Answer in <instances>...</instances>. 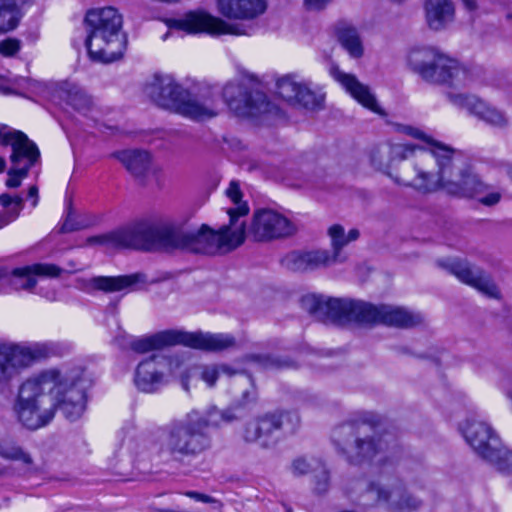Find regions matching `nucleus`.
<instances>
[{"instance_id": "7", "label": "nucleus", "mask_w": 512, "mask_h": 512, "mask_svg": "<svg viewBox=\"0 0 512 512\" xmlns=\"http://www.w3.org/2000/svg\"><path fill=\"white\" fill-rule=\"evenodd\" d=\"M122 16L113 7L91 9L86 13V48L94 61L110 63L119 59L125 50L121 34Z\"/></svg>"}, {"instance_id": "37", "label": "nucleus", "mask_w": 512, "mask_h": 512, "mask_svg": "<svg viewBox=\"0 0 512 512\" xmlns=\"http://www.w3.org/2000/svg\"><path fill=\"white\" fill-rule=\"evenodd\" d=\"M8 82L19 88L25 89L38 96H49L50 91L54 88V84L45 83L29 77H13L8 79ZM57 88V85H55Z\"/></svg>"}, {"instance_id": "45", "label": "nucleus", "mask_w": 512, "mask_h": 512, "mask_svg": "<svg viewBox=\"0 0 512 512\" xmlns=\"http://www.w3.org/2000/svg\"><path fill=\"white\" fill-rule=\"evenodd\" d=\"M309 468L310 463L304 458L296 459L292 464L293 472L299 475L307 473L309 471Z\"/></svg>"}, {"instance_id": "22", "label": "nucleus", "mask_w": 512, "mask_h": 512, "mask_svg": "<svg viewBox=\"0 0 512 512\" xmlns=\"http://www.w3.org/2000/svg\"><path fill=\"white\" fill-rule=\"evenodd\" d=\"M283 413L266 414L249 420L242 431L246 442H257L268 447L275 442L274 433L282 427Z\"/></svg>"}, {"instance_id": "49", "label": "nucleus", "mask_w": 512, "mask_h": 512, "mask_svg": "<svg viewBox=\"0 0 512 512\" xmlns=\"http://www.w3.org/2000/svg\"><path fill=\"white\" fill-rule=\"evenodd\" d=\"M465 2L469 9H475L476 4H475L474 0H465Z\"/></svg>"}, {"instance_id": "17", "label": "nucleus", "mask_w": 512, "mask_h": 512, "mask_svg": "<svg viewBox=\"0 0 512 512\" xmlns=\"http://www.w3.org/2000/svg\"><path fill=\"white\" fill-rule=\"evenodd\" d=\"M296 225L285 215L273 209L254 212L248 226V234L255 241H270L295 233Z\"/></svg>"}, {"instance_id": "21", "label": "nucleus", "mask_w": 512, "mask_h": 512, "mask_svg": "<svg viewBox=\"0 0 512 512\" xmlns=\"http://www.w3.org/2000/svg\"><path fill=\"white\" fill-rule=\"evenodd\" d=\"M446 95L454 106L467 109L469 113L482 119L487 125L505 126L508 124L504 112L485 103L476 95L455 92H448Z\"/></svg>"}, {"instance_id": "35", "label": "nucleus", "mask_w": 512, "mask_h": 512, "mask_svg": "<svg viewBox=\"0 0 512 512\" xmlns=\"http://www.w3.org/2000/svg\"><path fill=\"white\" fill-rule=\"evenodd\" d=\"M20 18L18 0H0V33L16 28Z\"/></svg>"}, {"instance_id": "33", "label": "nucleus", "mask_w": 512, "mask_h": 512, "mask_svg": "<svg viewBox=\"0 0 512 512\" xmlns=\"http://www.w3.org/2000/svg\"><path fill=\"white\" fill-rule=\"evenodd\" d=\"M336 36L343 48L351 57L359 58L363 55V46L357 30L347 24H339Z\"/></svg>"}, {"instance_id": "11", "label": "nucleus", "mask_w": 512, "mask_h": 512, "mask_svg": "<svg viewBox=\"0 0 512 512\" xmlns=\"http://www.w3.org/2000/svg\"><path fill=\"white\" fill-rule=\"evenodd\" d=\"M466 442L482 458L494 464L499 470H512V452L503 447L491 425L474 415L465 419L459 427Z\"/></svg>"}, {"instance_id": "48", "label": "nucleus", "mask_w": 512, "mask_h": 512, "mask_svg": "<svg viewBox=\"0 0 512 512\" xmlns=\"http://www.w3.org/2000/svg\"><path fill=\"white\" fill-rule=\"evenodd\" d=\"M190 496L194 497L196 500L201 501V502H209L210 501V497L203 495V494L191 493Z\"/></svg>"}, {"instance_id": "14", "label": "nucleus", "mask_w": 512, "mask_h": 512, "mask_svg": "<svg viewBox=\"0 0 512 512\" xmlns=\"http://www.w3.org/2000/svg\"><path fill=\"white\" fill-rule=\"evenodd\" d=\"M275 93L289 105L308 111H318L325 106L326 93L323 88L294 74L279 77L275 82Z\"/></svg>"}, {"instance_id": "9", "label": "nucleus", "mask_w": 512, "mask_h": 512, "mask_svg": "<svg viewBox=\"0 0 512 512\" xmlns=\"http://www.w3.org/2000/svg\"><path fill=\"white\" fill-rule=\"evenodd\" d=\"M347 491L363 500L364 504H380L390 512H411L420 501L407 494L401 480L381 475L378 479L352 481Z\"/></svg>"}, {"instance_id": "50", "label": "nucleus", "mask_w": 512, "mask_h": 512, "mask_svg": "<svg viewBox=\"0 0 512 512\" xmlns=\"http://www.w3.org/2000/svg\"><path fill=\"white\" fill-rule=\"evenodd\" d=\"M6 162L3 158L0 157V173L5 170Z\"/></svg>"}, {"instance_id": "18", "label": "nucleus", "mask_w": 512, "mask_h": 512, "mask_svg": "<svg viewBox=\"0 0 512 512\" xmlns=\"http://www.w3.org/2000/svg\"><path fill=\"white\" fill-rule=\"evenodd\" d=\"M61 269L53 264H33L16 268L11 272L0 271V292L31 290L41 277H57Z\"/></svg>"}, {"instance_id": "26", "label": "nucleus", "mask_w": 512, "mask_h": 512, "mask_svg": "<svg viewBox=\"0 0 512 512\" xmlns=\"http://www.w3.org/2000/svg\"><path fill=\"white\" fill-rule=\"evenodd\" d=\"M367 310L366 322H382L397 327H412L421 322L422 317L406 308L393 306H374Z\"/></svg>"}, {"instance_id": "38", "label": "nucleus", "mask_w": 512, "mask_h": 512, "mask_svg": "<svg viewBox=\"0 0 512 512\" xmlns=\"http://www.w3.org/2000/svg\"><path fill=\"white\" fill-rule=\"evenodd\" d=\"M196 373L200 375V378L210 387H212L216 380L221 376H232L236 373L235 370L227 365H205L197 368Z\"/></svg>"}, {"instance_id": "5", "label": "nucleus", "mask_w": 512, "mask_h": 512, "mask_svg": "<svg viewBox=\"0 0 512 512\" xmlns=\"http://www.w3.org/2000/svg\"><path fill=\"white\" fill-rule=\"evenodd\" d=\"M231 420L230 416L217 409L209 411L207 417L197 411L188 413L163 428L159 437V457L164 462H171L199 455L210 447V438L204 429Z\"/></svg>"}, {"instance_id": "6", "label": "nucleus", "mask_w": 512, "mask_h": 512, "mask_svg": "<svg viewBox=\"0 0 512 512\" xmlns=\"http://www.w3.org/2000/svg\"><path fill=\"white\" fill-rule=\"evenodd\" d=\"M143 91L155 105L196 122H207L220 114L211 103L191 98L189 90L170 74H154Z\"/></svg>"}, {"instance_id": "34", "label": "nucleus", "mask_w": 512, "mask_h": 512, "mask_svg": "<svg viewBox=\"0 0 512 512\" xmlns=\"http://www.w3.org/2000/svg\"><path fill=\"white\" fill-rule=\"evenodd\" d=\"M0 229L14 222L23 209V198L3 194L0 196Z\"/></svg>"}, {"instance_id": "19", "label": "nucleus", "mask_w": 512, "mask_h": 512, "mask_svg": "<svg viewBox=\"0 0 512 512\" xmlns=\"http://www.w3.org/2000/svg\"><path fill=\"white\" fill-rule=\"evenodd\" d=\"M0 146H10L13 166L30 169L40 160V151L21 130H0Z\"/></svg>"}, {"instance_id": "44", "label": "nucleus", "mask_w": 512, "mask_h": 512, "mask_svg": "<svg viewBox=\"0 0 512 512\" xmlns=\"http://www.w3.org/2000/svg\"><path fill=\"white\" fill-rule=\"evenodd\" d=\"M332 0H303L304 7L308 11L324 10Z\"/></svg>"}, {"instance_id": "24", "label": "nucleus", "mask_w": 512, "mask_h": 512, "mask_svg": "<svg viewBox=\"0 0 512 512\" xmlns=\"http://www.w3.org/2000/svg\"><path fill=\"white\" fill-rule=\"evenodd\" d=\"M123 166L137 178L156 176L161 168L154 160L153 155L142 149H130L116 152L114 155Z\"/></svg>"}, {"instance_id": "29", "label": "nucleus", "mask_w": 512, "mask_h": 512, "mask_svg": "<svg viewBox=\"0 0 512 512\" xmlns=\"http://www.w3.org/2000/svg\"><path fill=\"white\" fill-rule=\"evenodd\" d=\"M137 281L136 276H117V277H92V278H79L77 286L86 292H94L97 290L104 292H119L123 291Z\"/></svg>"}, {"instance_id": "43", "label": "nucleus", "mask_w": 512, "mask_h": 512, "mask_svg": "<svg viewBox=\"0 0 512 512\" xmlns=\"http://www.w3.org/2000/svg\"><path fill=\"white\" fill-rule=\"evenodd\" d=\"M487 192H482L480 196H476L475 198L482 204L486 206H493L497 204L501 199V194L497 191H491L488 192L486 195H484Z\"/></svg>"}, {"instance_id": "40", "label": "nucleus", "mask_w": 512, "mask_h": 512, "mask_svg": "<svg viewBox=\"0 0 512 512\" xmlns=\"http://www.w3.org/2000/svg\"><path fill=\"white\" fill-rule=\"evenodd\" d=\"M27 174L28 169L13 166V168L8 173L6 185L10 188H16L20 186L22 180L27 176Z\"/></svg>"}, {"instance_id": "23", "label": "nucleus", "mask_w": 512, "mask_h": 512, "mask_svg": "<svg viewBox=\"0 0 512 512\" xmlns=\"http://www.w3.org/2000/svg\"><path fill=\"white\" fill-rule=\"evenodd\" d=\"M447 268L459 281L475 288L483 295L490 298L500 297L496 284L480 269L462 261H451Z\"/></svg>"}, {"instance_id": "27", "label": "nucleus", "mask_w": 512, "mask_h": 512, "mask_svg": "<svg viewBox=\"0 0 512 512\" xmlns=\"http://www.w3.org/2000/svg\"><path fill=\"white\" fill-rule=\"evenodd\" d=\"M165 360L153 356L141 362L135 373L134 382L137 388L143 392H153L165 383V376L160 367Z\"/></svg>"}, {"instance_id": "8", "label": "nucleus", "mask_w": 512, "mask_h": 512, "mask_svg": "<svg viewBox=\"0 0 512 512\" xmlns=\"http://www.w3.org/2000/svg\"><path fill=\"white\" fill-rule=\"evenodd\" d=\"M407 64L423 81L433 85L459 88L469 81V73L465 66L433 46L411 49L407 56Z\"/></svg>"}, {"instance_id": "32", "label": "nucleus", "mask_w": 512, "mask_h": 512, "mask_svg": "<svg viewBox=\"0 0 512 512\" xmlns=\"http://www.w3.org/2000/svg\"><path fill=\"white\" fill-rule=\"evenodd\" d=\"M327 235L330 239L333 256L339 261L341 256V250L358 239L359 231L355 228L349 229L348 231L340 224H333L327 229Z\"/></svg>"}, {"instance_id": "2", "label": "nucleus", "mask_w": 512, "mask_h": 512, "mask_svg": "<svg viewBox=\"0 0 512 512\" xmlns=\"http://www.w3.org/2000/svg\"><path fill=\"white\" fill-rule=\"evenodd\" d=\"M225 194L231 203V206L226 208L230 222L218 230L202 224L190 232L179 233L170 226L156 227L148 221H139L109 234L90 238L88 241L90 244L100 243L114 249L151 250L160 246L206 255L230 251L244 242L245 226L243 222H238V219L248 214L249 206L242 199L243 195L237 181L230 182Z\"/></svg>"}, {"instance_id": "12", "label": "nucleus", "mask_w": 512, "mask_h": 512, "mask_svg": "<svg viewBox=\"0 0 512 512\" xmlns=\"http://www.w3.org/2000/svg\"><path fill=\"white\" fill-rule=\"evenodd\" d=\"M354 438L352 426H342L334 431L333 439L341 446L347 459L353 464L370 463L383 465L387 460V441L380 436H365Z\"/></svg>"}, {"instance_id": "52", "label": "nucleus", "mask_w": 512, "mask_h": 512, "mask_svg": "<svg viewBox=\"0 0 512 512\" xmlns=\"http://www.w3.org/2000/svg\"><path fill=\"white\" fill-rule=\"evenodd\" d=\"M506 19H507L508 21H511V22H512V13H508V14L506 15Z\"/></svg>"}, {"instance_id": "10", "label": "nucleus", "mask_w": 512, "mask_h": 512, "mask_svg": "<svg viewBox=\"0 0 512 512\" xmlns=\"http://www.w3.org/2000/svg\"><path fill=\"white\" fill-rule=\"evenodd\" d=\"M182 344L187 347L208 351H221L235 344L229 334H213L204 332H185L181 330H166L151 336L136 339L132 349L138 353L160 350L166 346Z\"/></svg>"}, {"instance_id": "51", "label": "nucleus", "mask_w": 512, "mask_h": 512, "mask_svg": "<svg viewBox=\"0 0 512 512\" xmlns=\"http://www.w3.org/2000/svg\"><path fill=\"white\" fill-rule=\"evenodd\" d=\"M477 437H478L479 439L484 440V442H488V441L484 438V435H483V433H482L481 431H478V432H477ZM484 445H486V443H484Z\"/></svg>"}, {"instance_id": "30", "label": "nucleus", "mask_w": 512, "mask_h": 512, "mask_svg": "<svg viewBox=\"0 0 512 512\" xmlns=\"http://www.w3.org/2000/svg\"><path fill=\"white\" fill-rule=\"evenodd\" d=\"M290 260L292 262V269L296 271L313 270L338 261L331 252L325 249L293 253L290 256Z\"/></svg>"}, {"instance_id": "1", "label": "nucleus", "mask_w": 512, "mask_h": 512, "mask_svg": "<svg viewBox=\"0 0 512 512\" xmlns=\"http://www.w3.org/2000/svg\"><path fill=\"white\" fill-rule=\"evenodd\" d=\"M416 140L395 144L372 156L376 169L396 184L422 192L443 190L447 194L474 198L487 186L470 168H455L456 151L421 130H410Z\"/></svg>"}, {"instance_id": "42", "label": "nucleus", "mask_w": 512, "mask_h": 512, "mask_svg": "<svg viewBox=\"0 0 512 512\" xmlns=\"http://www.w3.org/2000/svg\"><path fill=\"white\" fill-rule=\"evenodd\" d=\"M329 488V476L325 470H321L316 476L314 490L318 494L325 493Z\"/></svg>"}, {"instance_id": "15", "label": "nucleus", "mask_w": 512, "mask_h": 512, "mask_svg": "<svg viewBox=\"0 0 512 512\" xmlns=\"http://www.w3.org/2000/svg\"><path fill=\"white\" fill-rule=\"evenodd\" d=\"M305 305L320 320L333 322H366L367 310H371L368 303L317 295L308 296Z\"/></svg>"}, {"instance_id": "4", "label": "nucleus", "mask_w": 512, "mask_h": 512, "mask_svg": "<svg viewBox=\"0 0 512 512\" xmlns=\"http://www.w3.org/2000/svg\"><path fill=\"white\" fill-rule=\"evenodd\" d=\"M262 83L260 76L244 68H238L235 76L227 80L221 97L229 111L237 118L263 126H287L290 119L287 112L260 89H253Z\"/></svg>"}, {"instance_id": "13", "label": "nucleus", "mask_w": 512, "mask_h": 512, "mask_svg": "<svg viewBox=\"0 0 512 512\" xmlns=\"http://www.w3.org/2000/svg\"><path fill=\"white\" fill-rule=\"evenodd\" d=\"M47 343L0 342V387H4L36 360L50 354Z\"/></svg>"}, {"instance_id": "16", "label": "nucleus", "mask_w": 512, "mask_h": 512, "mask_svg": "<svg viewBox=\"0 0 512 512\" xmlns=\"http://www.w3.org/2000/svg\"><path fill=\"white\" fill-rule=\"evenodd\" d=\"M170 27L189 34L207 33L210 35L249 36L251 27L243 24H234L222 18L213 16L205 11H190L182 17L172 19Z\"/></svg>"}, {"instance_id": "46", "label": "nucleus", "mask_w": 512, "mask_h": 512, "mask_svg": "<svg viewBox=\"0 0 512 512\" xmlns=\"http://www.w3.org/2000/svg\"><path fill=\"white\" fill-rule=\"evenodd\" d=\"M170 370H171V373L174 374L175 376H181V383H182V386L185 390H188V385H187V378H188V375L186 376H182V364L179 363V362H176L174 364V362H170Z\"/></svg>"}, {"instance_id": "53", "label": "nucleus", "mask_w": 512, "mask_h": 512, "mask_svg": "<svg viewBox=\"0 0 512 512\" xmlns=\"http://www.w3.org/2000/svg\"><path fill=\"white\" fill-rule=\"evenodd\" d=\"M4 93H12V90L10 88L3 89Z\"/></svg>"}, {"instance_id": "3", "label": "nucleus", "mask_w": 512, "mask_h": 512, "mask_svg": "<svg viewBox=\"0 0 512 512\" xmlns=\"http://www.w3.org/2000/svg\"><path fill=\"white\" fill-rule=\"evenodd\" d=\"M91 384L80 367L49 368L28 377L19 387L13 412L28 429L47 425L59 409L71 420L86 408V391Z\"/></svg>"}, {"instance_id": "28", "label": "nucleus", "mask_w": 512, "mask_h": 512, "mask_svg": "<svg viewBox=\"0 0 512 512\" xmlns=\"http://www.w3.org/2000/svg\"><path fill=\"white\" fill-rule=\"evenodd\" d=\"M425 20L434 31L446 29L455 18V6L452 0H425Z\"/></svg>"}, {"instance_id": "47", "label": "nucleus", "mask_w": 512, "mask_h": 512, "mask_svg": "<svg viewBox=\"0 0 512 512\" xmlns=\"http://www.w3.org/2000/svg\"><path fill=\"white\" fill-rule=\"evenodd\" d=\"M28 198L32 199V207H36L38 204V187L33 185L28 190Z\"/></svg>"}, {"instance_id": "20", "label": "nucleus", "mask_w": 512, "mask_h": 512, "mask_svg": "<svg viewBox=\"0 0 512 512\" xmlns=\"http://www.w3.org/2000/svg\"><path fill=\"white\" fill-rule=\"evenodd\" d=\"M330 74L361 106L376 114L385 115L371 88L360 82L355 75L343 72L337 65H331Z\"/></svg>"}, {"instance_id": "39", "label": "nucleus", "mask_w": 512, "mask_h": 512, "mask_svg": "<svg viewBox=\"0 0 512 512\" xmlns=\"http://www.w3.org/2000/svg\"><path fill=\"white\" fill-rule=\"evenodd\" d=\"M233 386L235 393L241 394V402H248L255 397V387L250 376H240L234 380Z\"/></svg>"}, {"instance_id": "31", "label": "nucleus", "mask_w": 512, "mask_h": 512, "mask_svg": "<svg viewBox=\"0 0 512 512\" xmlns=\"http://www.w3.org/2000/svg\"><path fill=\"white\" fill-rule=\"evenodd\" d=\"M56 92L59 99L77 111L89 110L93 105L92 97L76 84L62 82L57 84Z\"/></svg>"}, {"instance_id": "41", "label": "nucleus", "mask_w": 512, "mask_h": 512, "mask_svg": "<svg viewBox=\"0 0 512 512\" xmlns=\"http://www.w3.org/2000/svg\"><path fill=\"white\" fill-rule=\"evenodd\" d=\"M20 50V41L17 39H6L0 42V54L5 57H12Z\"/></svg>"}, {"instance_id": "54", "label": "nucleus", "mask_w": 512, "mask_h": 512, "mask_svg": "<svg viewBox=\"0 0 512 512\" xmlns=\"http://www.w3.org/2000/svg\"><path fill=\"white\" fill-rule=\"evenodd\" d=\"M0 79H5L8 82V79H10V77L4 76V75H0Z\"/></svg>"}, {"instance_id": "36", "label": "nucleus", "mask_w": 512, "mask_h": 512, "mask_svg": "<svg viewBox=\"0 0 512 512\" xmlns=\"http://www.w3.org/2000/svg\"><path fill=\"white\" fill-rule=\"evenodd\" d=\"M0 456L5 459L20 461L28 470L33 465L32 457L20 446L8 439L0 440Z\"/></svg>"}, {"instance_id": "25", "label": "nucleus", "mask_w": 512, "mask_h": 512, "mask_svg": "<svg viewBox=\"0 0 512 512\" xmlns=\"http://www.w3.org/2000/svg\"><path fill=\"white\" fill-rule=\"evenodd\" d=\"M218 12L227 19L252 21L267 10V0H217Z\"/></svg>"}]
</instances>
